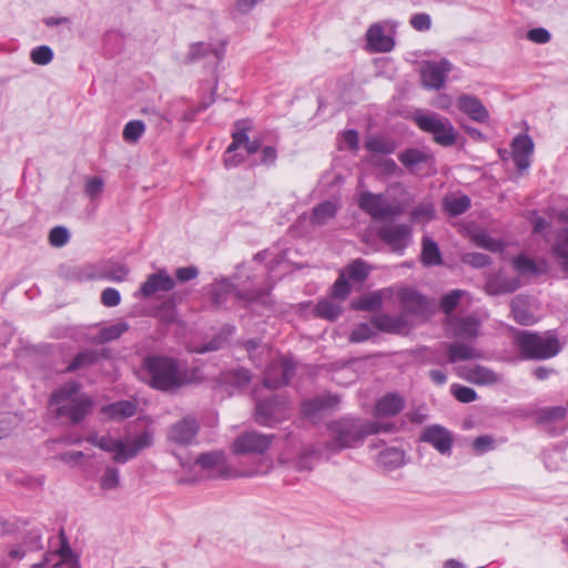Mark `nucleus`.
I'll return each mask as SVG.
<instances>
[{
	"mask_svg": "<svg viewBox=\"0 0 568 568\" xmlns=\"http://www.w3.org/2000/svg\"><path fill=\"white\" fill-rule=\"evenodd\" d=\"M420 261L425 266H437L443 264V257L438 244L428 236L422 240Z\"/></svg>",
	"mask_w": 568,
	"mask_h": 568,
	"instance_id": "obj_33",
	"label": "nucleus"
},
{
	"mask_svg": "<svg viewBox=\"0 0 568 568\" xmlns=\"http://www.w3.org/2000/svg\"><path fill=\"white\" fill-rule=\"evenodd\" d=\"M459 375L468 382L478 385H493L500 381L495 372L480 365L463 366L459 369Z\"/></svg>",
	"mask_w": 568,
	"mask_h": 568,
	"instance_id": "obj_22",
	"label": "nucleus"
},
{
	"mask_svg": "<svg viewBox=\"0 0 568 568\" xmlns=\"http://www.w3.org/2000/svg\"><path fill=\"white\" fill-rule=\"evenodd\" d=\"M429 158L427 152L419 149H407L398 156L400 163L408 170H414L418 164L427 162Z\"/></svg>",
	"mask_w": 568,
	"mask_h": 568,
	"instance_id": "obj_40",
	"label": "nucleus"
},
{
	"mask_svg": "<svg viewBox=\"0 0 568 568\" xmlns=\"http://www.w3.org/2000/svg\"><path fill=\"white\" fill-rule=\"evenodd\" d=\"M174 286V278L171 277L165 270H160L146 277L140 287L139 294L148 298L160 292H170Z\"/></svg>",
	"mask_w": 568,
	"mask_h": 568,
	"instance_id": "obj_17",
	"label": "nucleus"
},
{
	"mask_svg": "<svg viewBox=\"0 0 568 568\" xmlns=\"http://www.w3.org/2000/svg\"><path fill=\"white\" fill-rule=\"evenodd\" d=\"M369 266L363 260L353 261L346 268L348 277L356 282H363L369 274Z\"/></svg>",
	"mask_w": 568,
	"mask_h": 568,
	"instance_id": "obj_49",
	"label": "nucleus"
},
{
	"mask_svg": "<svg viewBox=\"0 0 568 568\" xmlns=\"http://www.w3.org/2000/svg\"><path fill=\"white\" fill-rule=\"evenodd\" d=\"M339 403L337 395H322L316 396L312 399H307L303 403V414L310 417L316 416L317 414L335 408Z\"/></svg>",
	"mask_w": 568,
	"mask_h": 568,
	"instance_id": "obj_27",
	"label": "nucleus"
},
{
	"mask_svg": "<svg viewBox=\"0 0 568 568\" xmlns=\"http://www.w3.org/2000/svg\"><path fill=\"white\" fill-rule=\"evenodd\" d=\"M152 316L166 325L175 323L178 320V314L173 297L166 298L159 306H156L152 312Z\"/></svg>",
	"mask_w": 568,
	"mask_h": 568,
	"instance_id": "obj_37",
	"label": "nucleus"
},
{
	"mask_svg": "<svg viewBox=\"0 0 568 568\" xmlns=\"http://www.w3.org/2000/svg\"><path fill=\"white\" fill-rule=\"evenodd\" d=\"M377 462L384 468L393 470L404 464V453L398 448H386L379 453Z\"/></svg>",
	"mask_w": 568,
	"mask_h": 568,
	"instance_id": "obj_38",
	"label": "nucleus"
},
{
	"mask_svg": "<svg viewBox=\"0 0 568 568\" xmlns=\"http://www.w3.org/2000/svg\"><path fill=\"white\" fill-rule=\"evenodd\" d=\"M412 233V226L405 223L384 224L377 229V236L396 253H403L409 245Z\"/></svg>",
	"mask_w": 568,
	"mask_h": 568,
	"instance_id": "obj_10",
	"label": "nucleus"
},
{
	"mask_svg": "<svg viewBox=\"0 0 568 568\" xmlns=\"http://www.w3.org/2000/svg\"><path fill=\"white\" fill-rule=\"evenodd\" d=\"M520 282L517 277H508L501 271L489 275L485 283V291L489 295H501L515 292Z\"/></svg>",
	"mask_w": 568,
	"mask_h": 568,
	"instance_id": "obj_20",
	"label": "nucleus"
},
{
	"mask_svg": "<svg viewBox=\"0 0 568 568\" xmlns=\"http://www.w3.org/2000/svg\"><path fill=\"white\" fill-rule=\"evenodd\" d=\"M448 362L454 364L459 361L479 359L483 353L474 346L464 342L445 344Z\"/></svg>",
	"mask_w": 568,
	"mask_h": 568,
	"instance_id": "obj_26",
	"label": "nucleus"
},
{
	"mask_svg": "<svg viewBox=\"0 0 568 568\" xmlns=\"http://www.w3.org/2000/svg\"><path fill=\"white\" fill-rule=\"evenodd\" d=\"M140 378L150 387L166 393H173L186 384V374L178 362L163 355L144 357Z\"/></svg>",
	"mask_w": 568,
	"mask_h": 568,
	"instance_id": "obj_1",
	"label": "nucleus"
},
{
	"mask_svg": "<svg viewBox=\"0 0 568 568\" xmlns=\"http://www.w3.org/2000/svg\"><path fill=\"white\" fill-rule=\"evenodd\" d=\"M103 186H104V182H103L102 178L93 176V178L88 179L85 186H84V192L91 200H95L102 193Z\"/></svg>",
	"mask_w": 568,
	"mask_h": 568,
	"instance_id": "obj_55",
	"label": "nucleus"
},
{
	"mask_svg": "<svg viewBox=\"0 0 568 568\" xmlns=\"http://www.w3.org/2000/svg\"><path fill=\"white\" fill-rule=\"evenodd\" d=\"M465 294L462 290H453L445 294L440 300V307L444 313L452 314L457 307L462 296Z\"/></svg>",
	"mask_w": 568,
	"mask_h": 568,
	"instance_id": "obj_50",
	"label": "nucleus"
},
{
	"mask_svg": "<svg viewBox=\"0 0 568 568\" xmlns=\"http://www.w3.org/2000/svg\"><path fill=\"white\" fill-rule=\"evenodd\" d=\"M338 211V206L336 203L332 201H324L317 204L313 211L311 216V223L313 225H325L331 220H333Z\"/></svg>",
	"mask_w": 568,
	"mask_h": 568,
	"instance_id": "obj_35",
	"label": "nucleus"
},
{
	"mask_svg": "<svg viewBox=\"0 0 568 568\" xmlns=\"http://www.w3.org/2000/svg\"><path fill=\"white\" fill-rule=\"evenodd\" d=\"M23 547L28 551L39 550L42 548V534L39 529H31L23 539Z\"/></svg>",
	"mask_w": 568,
	"mask_h": 568,
	"instance_id": "obj_53",
	"label": "nucleus"
},
{
	"mask_svg": "<svg viewBox=\"0 0 568 568\" xmlns=\"http://www.w3.org/2000/svg\"><path fill=\"white\" fill-rule=\"evenodd\" d=\"M274 439V435L246 430L235 438L232 444V452L235 455H262L271 447Z\"/></svg>",
	"mask_w": 568,
	"mask_h": 568,
	"instance_id": "obj_9",
	"label": "nucleus"
},
{
	"mask_svg": "<svg viewBox=\"0 0 568 568\" xmlns=\"http://www.w3.org/2000/svg\"><path fill=\"white\" fill-rule=\"evenodd\" d=\"M142 114L146 118L149 123L154 128H161L166 121L165 115L153 106H145L141 110Z\"/></svg>",
	"mask_w": 568,
	"mask_h": 568,
	"instance_id": "obj_59",
	"label": "nucleus"
},
{
	"mask_svg": "<svg viewBox=\"0 0 568 568\" xmlns=\"http://www.w3.org/2000/svg\"><path fill=\"white\" fill-rule=\"evenodd\" d=\"M385 292L382 290L374 291L369 294L359 296L357 300L352 302L354 310L358 311H377L382 307Z\"/></svg>",
	"mask_w": 568,
	"mask_h": 568,
	"instance_id": "obj_36",
	"label": "nucleus"
},
{
	"mask_svg": "<svg viewBox=\"0 0 568 568\" xmlns=\"http://www.w3.org/2000/svg\"><path fill=\"white\" fill-rule=\"evenodd\" d=\"M98 359V354L94 351L85 349L75 355L72 362L65 368V372L72 373L81 368L91 366Z\"/></svg>",
	"mask_w": 568,
	"mask_h": 568,
	"instance_id": "obj_45",
	"label": "nucleus"
},
{
	"mask_svg": "<svg viewBox=\"0 0 568 568\" xmlns=\"http://www.w3.org/2000/svg\"><path fill=\"white\" fill-rule=\"evenodd\" d=\"M419 440L432 445L442 455H450L454 443L452 433L438 424L425 427Z\"/></svg>",
	"mask_w": 568,
	"mask_h": 568,
	"instance_id": "obj_12",
	"label": "nucleus"
},
{
	"mask_svg": "<svg viewBox=\"0 0 568 568\" xmlns=\"http://www.w3.org/2000/svg\"><path fill=\"white\" fill-rule=\"evenodd\" d=\"M470 207V199L466 194H447L443 199V210L449 216L464 214Z\"/></svg>",
	"mask_w": 568,
	"mask_h": 568,
	"instance_id": "obj_30",
	"label": "nucleus"
},
{
	"mask_svg": "<svg viewBox=\"0 0 568 568\" xmlns=\"http://www.w3.org/2000/svg\"><path fill=\"white\" fill-rule=\"evenodd\" d=\"M87 442L100 449L113 453L112 459L118 464H125L138 456V454L153 445L152 433L145 430L135 437L125 440L115 439L111 436L92 435Z\"/></svg>",
	"mask_w": 568,
	"mask_h": 568,
	"instance_id": "obj_4",
	"label": "nucleus"
},
{
	"mask_svg": "<svg viewBox=\"0 0 568 568\" xmlns=\"http://www.w3.org/2000/svg\"><path fill=\"white\" fill-rule=\"evenodd\" d=\"M513 159L519 172L530 166V156L534 152V141L528 134H519L511 142Z\"/></svg>",
	"mask_w": 568,
	"mask_h": 568,
	"instance_id": "obj_18",
	"label": "nucleus"
},
{
	"mask_svg": "<svg viewBox=\"0 0 568 568\" xmlns=\"http://www.w3.org/2000/svg\"><path fill=\"white\" fill-rule=\"evenodd\" d=\"M351 293V285L342 273L332 287V295L335 298L345 300Z\"/></svg>",
	"mask_w": 568,
	"mask_h": 568,
	"instance_id": "obj_56",
	"label": "nucleus"
},
{
	"mask_svg": "<svg viewBox=\"0 0 568 568\" xmlns=\"http://www.w3.org/2000/svg\"><path fill=\"white\" fill-rule=\"evenodd\" d=\"M480 322L474 316L455 318L452 331L456 337L475 339L479 335Z\"/></svg>",
	"mask_w": 568,
	"mask_h": 568,
	"instance_id": "obj_28",
	"label": "nucleus"
},
{
	"mask_svg": "<svg viewBox=\"0 0 568 568\" xmlns=\"http://www.w3.org/2000/svg\"><path fill=\"white\" fill-rule=\"evenodd\" d=\"M101 412L111 419H124L135 415L136 404L132 400H119L103 406Z\"/></svg>",
	"mask_w": 568,
	"mask_h": 568,
	"instance_id": "obj_29",
	"label": "nucleus"
},
{
	"mask_svg": "<svg viewBox=\"0 0 568 568\" xmlns=\"http://www.w3.org/2000/svg\"><path fill=\"white\" fill-rule=\"evenodd\" d=\"M476 242L479 246L491 252H501L505 247V244L500 240L494 239L487 234L477 235Z\"/></svg>",
	"mask_w": 568,
	"mask_h": 568,
	"instance_id": "obj_57",
	"label": "nucleus"
},
{
	"mask_svg": "<svg viewBox=\"0 0 568 568\" xmlns=\"http://www.w3.org/2000/svg\"><path fill=\"white\" fill-rule=\"evenodd\" d=\"M233 141L227 146L226 153L231 154L239 148L244 146L247 154H254L261 149V142L258 140L251 141L246 133L245 128H241L232 134Z\"/></svg>",
	"mask_w": 568,
	"mask_h": 568,
	"instance_id": "obj_32",
	"label": "nucleus"
},
{
	"mask_svg": "<svg viewBox=\"0 0 568 568\" xmlns=\"http://www.w3.org/2000/svg\"><path fill=\"white\" fill-rule=\"evenodd\" d=\"M457 108L478 123H485L489 119V112L481 101L470 94H462L457 99Z\"/></svg>",
	"mask_w": 568,
	"mask_h": 568,
	"instance_id": "obj_21",
	"label": "nucleus"
},
{
	"mask_svg": "<svg viewBox=\"0 0 568 568\" xmlns=\"http://www.w3.org/2000/svg\"><path fill=\"white\" fill-rule=\"evenodd\" d=\"M197 433L199 424L196 419L194 417L186 416L169 428L168 438L176 445L189 446L193 444Z\"/></svg>",
	"mask_w": 568,
	"mask_h": 568,
	"instance_id": "obj_14",
	"label": "nucleus"
},
{
	"mask_svg": "<svg viewBox=\"0 0 568 568\" xmlns=\"http://www.w3.org/2000/svg\"><path fill=\"white\" fill-rule=\"evenodd\" d=\"M404 407L405 400L399 394L388 393L376 402L374 414L379 418L392 417L399 414Z\"/></svg>",
	"mask_w": 568,
	"mask_h": 568,
	"instance_id": "obj_24",
	"label": "nucleus"
},
{
	"mask_svg": "<svg viewBox=\"0 0 568 568\" xmlns=\"http://www.w3.org/2000/svg\"><path fill=\"white\" fill-rule=\"evenodd\" d=\"M551 251L561 270L568 272V229L557 232Z\"/></svg>",
	"mask_w": 568,
	"mask_h": 568,
	"instance_id": "obj_31",
	"label": "nucleus"
},
{
	"mask_svg": "<svg viewBox=\"0 0 568 568\" xmlns=\"http://www.w3.org/2000/svg\"><path fill=\"white\" fill-rule=\"evenodd\" d=\"M254 418L261 426L273 427L275 424L287 418L286 399L281 396H272L267 399L257 400Z\"/></svg>",
	"mask_w": 568,
	"mask_h": 568,
	"instance_id": "obj_8",
	"label": "nucleus"
},
{
	"mask_svg": "<svg viewBox=\"0 0 568 568\" xmlns=\"http://www.w3.org/2000/svg\"><path fill=\"white\" fill-rule=\"evenodd\" d=\"M365 148L371 153L392 154L397 145L396 142L386 135H369L365 140Z\"/></svg>",
	"mask_w": 568,
	"mask_h": 568,
	"instance_id": "obj_34",
	"label": "nucleus"
},
{
	"mask_svg": "<svg viewBox=\"0 0 568 568\" xmlns=\"http://www.w3.org/2000/svg\"><path fill=\"white\" fill-rule=\"evenodd\" d=\"M314 313L317 317L334 321L341 315L342 306L333 298H325L316 304Z\"/></svg>",
	"mask_w": 568,
	"mask_h": 568,
	"instance_id": "obj_39",
	"label": "nucleus"
},
{
	"mask_svg": "<svg viewBox=\"0 0 568 568\" xmlns=\"http://www.w3.org/2000/svg\"><path fill=\"white\" fill-rule=\"evenodd\" d=\"M452 70V64L447 59H442L438 62H429L422 70L423 84L428 89H440L446 77Z\"/></svg>",
	"mask_w": 568,
	"mask_h": 568,
	"instance_id": "obj_16",
	"label": "nucleus"
},
{
	"mask_svg": "<svg viewBox=\"0 0 568 568\" xmlns=\"http://www.w3.org/2000/svg\"><path fill=\"white\" fill-rule=\"evenodd\" d=\"M372 325L378 331L390 334L407 333L409 324L404 314L392 316L388 314H381L372 320Z\"/></svg>",
	"mask_w": 568,
	"mask_h": 568,
	"instance_id": "obj_23",
	"label": "nucleus"
},
{
	"mask_svg": "<svg viewBox=\"0 0 568 568\" xmlns=\"http://www.w3.org/2000/svg\"><path fill=\"white\" fill-rule=\"evenodd\" d=\"M511 313L515 321L520 325H532L537 318L531 310V302L528 296L517 295L511 300Z\"/></svg>",
	"mask_w": 568,
	"mask_h": 568,
	"instance_id": "obj_25",
	"label": "nucleus"
},
{
	"mask_svg": "<svg viewBox=\"0 0 568 568\" xmlns=\"http://www.w3.org/2000/svg\"><path fill=\"white\" fill-rule=\"evenodd\" d=\"M435 217V207L432 201L425 200L410 211V219L415 223L426 224Z\"/></svg>",
	"mask_w": 568,
	"mask_h": 568,
	"instance_id": "obj_41",
	"label": "nucleus"
},
{
	"mask_svg": "<svg viewBox=\"0 0 568 568\" xmlns=\"http://www.w3.org/2000/svg\"><path fill=\"white\" fill-rule=\"evenodd\" d=\"M462 260L465 264H469L477 268L485 267L490 264V257L488 255L476 252L464 254Z\"/></svg>",
	"mask_w": 568,
	"mask_h": 568,
	"instance_id": "obj_58",
	"label": "nucleus"
},
{
	"mask_svg": "<svg viewBox=\"0 0 568 568\" xmlns=\"http://www.w3.org/2000/svg\"><path fill=\"white\" fill-rule=\"evenodd\" d=\"M195 463L205 470L216 468L219 471H222L224 468V455L221 452L204 453L196 458Z\"/></svg>",
	"mask_w": 568,
	"mask_h": 568,
	"instance_id": "obj_42",
	"label": "nucleus"
},
{
	"mask_svg": "<svg viewBox=\"0 0 568 568\" xmlns=\"http://www.w3.org/2000/svg\"><path fill=\"white\" fill-rule=\"evenodd\" d=\"M128 274L129 268L126 265L122 263H110L102 268L100 277L113 282H123L126 278Z\"/></svg>",
	"mask_w": 568,
	"mask_h": 568,
	"instance_id": "obj_46",
	"label": "nucleus"
},
{
	"mask_svg": "<svg viewBox=\"0 0 568 568\" xmlns=\"http://www.w3.org/2000/svg\"><path fill=\"white\" fill-rule=\"evenodd\" d=\"M409 22L417 31H428L432 27V19L427 13H416L410 18Z\"/></svg>",
	"mask_w": 568,
	"mask_h": 568,
	"instance_id": "obj_64",
	"label": "nucleus"
},
{
	"mask_svg": "<svg viewBox=\"0 0 568 568\" xmlns=\"http://www.w3.org/2000/svg\"><path fill=\"white\" fill-rule=\"evenodd\" d=\"M566 416V408L561 406L548 407L540 412V422H554L561 420Z\"/></svg>",
	"mask_w": 568,
	"mask_h": 568,
	"instance_id": "obj_61",
	"label": "nucleus"
},
{
	"mask_svg": "<svg viewBox=\"0 0 568 568\" xmlns=\"http://www.w3.org/2000/svg\"><path fill=\"white\" fill-rule=\"evenodd\" d=\"M295 366L290 359L273 361L264 375V386L277 388L287 385L294 375Z\"/></svg>",
	"mask_w": 568,
	"mask_h": 568,
	"instance_id": "obj_13",
	"label": "nucleus"
},
{
	"mask_svg": "<svg viewBox=\"0 0 568 568\" xmlns=\"http://www.w3.org/2000/svg\"><path fill=\"white\" fill-rule=\"evenodd\" d=\"M398 298L405 313L425 317L429 313V302L418 291L404 287L398 291Z\"/></svg>",
	"mask_w": 568,
	"mask_h": 568,
	"instance_id": "obj_15",
	"label": "nucleus"
},
{
	"mask_svg": "<svg viewBox=\"0 0 568 568\" xmlns=\"http://www.w3.org/2000/svg\"><path fill=\"white\" fill-rule=\"evenodd\" d=\"M374 335V329L371 324L362 323L356 326L351 333L349 341L353 343H361L369 339Z\"/></svg>",
	"mask_w": 568,
	"mask_h": 568,
	"instance_id": "obj_54",
	"label": "nucleus"
},
{
	"mask_svg": "<svg viewBox=\"0 0 568 568\" xmlns=\"http://www.w3.org/2000/svg\"><path fill=\"white\" fill-rule=\"evenodd\" d=\"M223 379L225 383L236 387L243 388L251 382V374L245 368H236L229 371L224 374Z\"/></svg>",
	"mask_w": 568,
	"mask_h": 568,
	"instance_id": "obj_47",
	"label": "nucleus"
},
{
	"mask_svg": "<svg viewBox=\"0 0 568 568\" xmlns=\"http://www.w3.org/2000/svg\"><path fill=\"white\" fill-rule=\"evenodd\" d=\"M100 488L104 491L115 490L120 487V470L114 466H108L99 479Z\"/></svg>",
	"mask_w": 568,
	"mask_h": 568,
	"instance_id": "obj_44",
	"label": "nucleus"
},
{
	"mask_svg": "<svg viewBox=\"0 0 568 568\" xmlns=\"http://www.w3.org/2000/svg\"><path fill=\"white\" fill-rule=\"evenodd\" d=\"M50 404L55 406V416L69 425L82 423L93 408V398L81 392V384L70 381L57 388L50 397Z\"/></svg>",
	"mask_w": 568,
	"mask_h": 568,
	"instance_id": "obj_2",
	"label": "nucleus"
},
{
	"mask_svg": "<svg viewBox=\"0 0 568 568\" xmlns=\"http://www.w3.org/2000/svg\"><path fill=\"white\" fill-rule=\"evenodd\" d=\"M70 240V234L64 226H54L49 233V242L54 247L64 246Z\"/></svg>",
	"mask_w": 568,
	"mask_h": 568,
	"instance_id": "obj_52",
	"label": "nucleus"
},
{
	"mask_svg": "<svg viewBox=\"0 0 568 568\" xmlns=\"http://www.w3.org/2000/svg\"><path fill=\"white\" fill-rule=\"evenodd\" d=\"M358 206L375 221H392L405 211L403 204H392L383 193L364 191L358 196Z\"/></svg>",
	"mask_w": 568,
	"mask_h": 568,
	"instance_id": "obj_7",
	"label": "nucleus"
},
{
	"mask_svg": "<svg viewBox=\"0 0 568 568\" xmlns=\"http://www.w3.org/2000/svg\"><path fill=\"white\" fill-rule=\"evenodd\" d=\"M367 427L365 419L348 416L328 423L326 448L332 452H341L361 445L372 432Z\"/></svg>",
	"mask_w": 568,
	"mask_h": 568,
	"instance_id": "obj_3",
	"label": "nucleus"
},
{
	"mask_svg": "<svg viewBox=\"0 0 568 568\" xmlns=\"http://www.w3.org/2000/svg\"><path fill=\"white\" fill-rule=\"evenodd\" d=\"M367 45L373 52H390L395 47L392 37L386 36L382 23H373L366 31Z\"/></svg>",
	"mask_w": 568,
	"mask_h": 568,
	"instance_id": "obj_19",
	"label": "nucleus"
},
{
	"mask_svg": "<svg viewBox=\"0 0 568 568\" xmlns=\"http://www.w3.org/2000/svg\"><path fill=\"white\" fill-rule=\"evenodd\" d=\"M513 265L518 272L523 274L535 273L537 271L536 263L531 258L524 255L515 257L513 260Z\"/></svg>",
	"mask_w": 568,
	"mask_h": 568,
	"instance_id": "obj_63",
	"label": "nucleus"
},
{
	"mask_svg": "<svg viewBox=\"0 0 568 568\" xmlns=\"http://www.w3.org/2000/svg\"><path fill=\"white\" fill-rule=\"evenodd\" d=\"M453 394L456 399L462 403H471L477 397V394L473 388L463 385H454Z\"/></svg>",
	"mask_w": 568,
	"mask_h": 568,
	"instance_id": "obj_62",
	"label": "nucleus"
},
{
	"mask_svg": "<svg viewBox=\"0 0 568 568\" xmlns=\"http://www.w3.org/2000/svg\"><path fill=\"white\" fill-rule=\"evenodd\" d=\"M515 344L525 359H548L561 351V344L554 334H538L529 331H516Z\"/></svg>",
	"mask_w": 568,
	"mask_h": 568,
	"instance_id": "obj_5",
	"label": "nucleus"
},
{
	"mask_svg": "<svg viewBox=\"0 0 568 568\" xmlns=\"http://www.w3.org/2000/svg\"><path fill=\"white\" fill-rule=\"evenodd\" d=\"M418 128L433 135V140L440 146L448 148L456 143L457 132L446 116L438 113H419L414 116Z\"/></svg>",
	"mask_w": 568,
	"mask_h": 568,
	"instance_id": "obj_6",
	"label": "nucleus"
},
{
	"mask_svg": "<svg viewBox=\"0 0 568 568\" xmlns=\"http://www.w3.org/2000/svg\"><path fill=\"white\" fill-rule=\"evenodd\" d=\"M129 331L126 322H118L112 325L105 326L100 329L97 341L99 343H109L119 338L122 334Z\"/></svg>",
	"mask_w": 568,
	"mask_h": 568,
	"instance_id": "obj_43",
	"label": "nucleus"
},
{
	"mask_svg": "<svg viewBox=\"0 0 568 568\" xmlns=\"http://www.w3.org/2000/svg\"><path fill=\"white\" fill-rule=\"evenodd\" d=\"M30 58L33 63L45 65L52 61L53 51L48 45H40L31 51Z\"/></svg>",
	"mask_w": 568,
	"mask_h": 568,
	"instance_id": "obj_51",
	"label": "nucleus"
},
{
	"mask_svg": "<svg viewBox=\"0 0 568 568\" xmlns=\"http://www.w3.org/2000/svg\"><path fill=\"white\" fill-rule=\"evenodd\" d=\"M473 449L478 454H484L495 448V439L490 435L478 436L473 442Z\"/></svg>",
	"mask_w": 568,
	"mask_h": 568,
	"instance_id": "obj_60",
	"label": "nucleus"
},
{
	"mask_svg": "<svg viewBox=\"0 0 568 568\" xmlns=\"http://www.w3.org/2000/svg\"><path fill=\"white\" fill-rule=\"evenodd\" d=\"M145 131V124L141 120L129 121L123 129V139L128 143H136Z\"/></svg>",
	"mask_w": 568,
	"mask_h": 568,
	"instance_id": "obj_48",
	"label": "nucleus"
},
{
	"mask_svg": "<svg viewBox=\"0 0 568 568\" xmlns=\"http://www.w3.org/2000/svg\"><path fill=\"white\" fill-rule=\"evenodd\" d=\"M225 44L214 45L207 42H195L190 45L186 62L204 61L206 65L216 68L224 59Z\"/></svg>",
	"mask_w": 568,
	"mask_h": 568,
	"instance_id": "obj_11",
	"label": "nucleus"
}]
</instances>
